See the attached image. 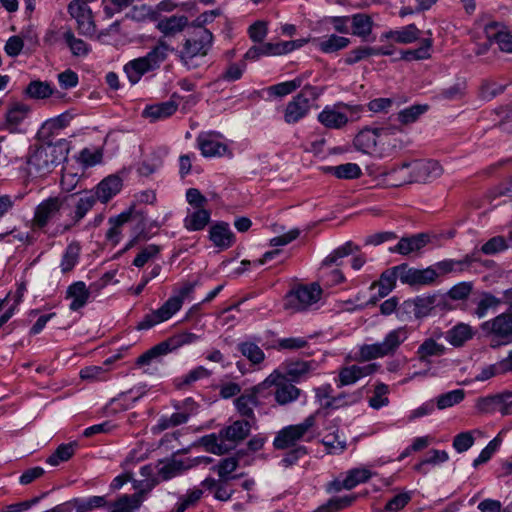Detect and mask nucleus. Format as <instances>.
<instances>
[{"mask_svg":"<svg viewBox=\"0 0 512 512\" xmlns=\"http://www.w3.org/2000/svg\"><path fill=\"white\" fill-rule=\"evenodd\" d=\"M69 143L60 139L55 143H45L35 146L28 157V173L32 177H45L56 166L67 159Z\"/></svg>","mask_w":512,"mask_h":512,"instance_id":"obj_1","label":"nucleus"},{"mask_svg":"<svg viewBox=\"0 0 512 512\" xmlns=\"http://www.w3.org/2000/svg\"><path fill=\"white\" fill-rule=\"evenodd\" d=\"M212 41V33L205 28H199L192 37L185 40L183 48L177 51L182 64L189 70L201 66L212 46Z\"/></svg>","mask_w":512,"mask_h":512,"instance_id":"obj_2","label":"nucleus"},{"mask_svg":"<svg viewBox=\"0 0 512 512\" xmlns=\"http://www.w3.org/2000/svg\"><path fill=\"white\" fill-rule=\"evenodd\" d=\"M400 173L402 182H428L439 178L443 169L435 160H417L404 162L397 168H392L387 175Z\"/></svg>","mask_w":512,"mask_h":512,"instance_id":"obj_3","label":"nucleus"},{"mask_svg":"<svg viewBox=\"0 0 512 512\" xmlns=\"http://www.w3.org/2000/svg\"><path fill=\"white\" fill-rule=\"evenodd\" d=\"M323 93V88L304 85L302 90L292 98L284 110V121L287 124H295L303 119L311 108V102L318 99Z\"/></svg>","mask_w":512,"mask_h":512,"instance_id":"obj_4","label":"nucleus"},{"mask_svg":"<svg viewBox=\"0 0 512 512\" xmlns=\"http://www.w3.org/2000/svg\"><path fill=\"white\" fill-rule=\"evenodd\" d=\"M408 338V331L405 327H399L390 331L382 342L363 345L360 348V355L365 360H372L393 355L400 345Z\"/></svg>","mask_w":512,"mask_h":512,"instance_id":"obj_5","label":"nucleus"},{"mask_svg":"<svg viewBox=\"0 0 512 512\" xmlns=\"http://www.w3.org/2000/svg\"><path fill=\"white\" fill-rule=\"evenodd\" d=\"M362 112L360 105H349L337 103L333 106H326L318 115V121L329 129H341L349 121H355Z\"/></svg>","mask_w":512,"mask_h":512,"instance_id":"obj_6","label":"nucleus"},{"mask_svg":"<svg viewBox=\"0 0 512 512\" xmlns=\"http://www.w3.org/2000/svg\"><path fill=\"white\" fill-rule=\"evenodd\" d=\"M322 290L318 284L299 285L290 290L284 298V308L292 312L307 310L317 303Z\"/></svg>","mask_w":512,"mask_h":512,"instance_id":"obj_7","label":"nucleus"},{"mask_svg":"<svg viewBox=\"0 0 512 512\" xmlns=\"http://www.w3.org/2000/svg\"><path fill=\"white\" fill-rule=\"evenodd\" d=\"M481 329L493 336L491 346L494 348L512 343V315L509 313H502L482 323Z\"/></svg>","mask_w":512,"mask_h":512,"instance_id":"obj_8","label":"nucleus"},{"mask_svg":"<svg viewBox=\"0 0 512 512\" xmlns=\"http://www.w3.org/2000/svg\"><path fill=\"white\" fill-rule=\"evenodd\" d=\"M320 413L321 410H317L314 414L309 415L302 423L283 428L274 439V447L276 449H287L294 446L296 442L302 439L308 430L315 425L316 417Z\"/></svg>","mask_w":512,"mask_h":512,"instance_id":"obj_9","label":"nucleus"},{"mask_svg":"<svg viewBox=\"0 0 512 512\" xmlns=\"http://www.w3.org/2000/svg\"><path fill=\"white\" fill-rule=\"evenodd\" d=\"M182 307L181 300L171 296L160 308L150 314L145 315L143 320L138 323L137 329H150L156 324L170 319Z\"/></svg>","mask_w":512,"mask_h":512,"instance_id":"obj_10","label":"nucleus"},{"mask_svg":"<svg viewBox=\"0 0 512 512\" xmlns=\"http://www.w3.org/2000/svg\"><path fill=\"white\" fill-rule=\"evenodd\" d=\"M396 269L399 273V280L411 286L428 285L433 283L438 277V273L433 267L415 269L409 267L407 264H401L396 266Z\"/></svg>","mask_w":512,"mask_h":512,"instance_id":"obj_11","label":"nucleus"},{"mask_svg":"<svg viewBox=\"0 0 512 512\" xmlns=\"http://www.w3.org/2000/svg\"><path fill=\"white\" fill-rule=\"evenodd\" d=\"M396 130V127L365 128L354 138V146L358 151L369 154L375 149L379 137L394 134Z\"/></svg>","mask_w":512,"mask_h":512,"instance_id":"obj_12","label":"nucleus"},{"mask_svg":"<svg viewBox=\"0 0 512 512\" xmlns=\"http://www.w3.org/2000/svg\"><path fill=\"white\" fill-rule=\"evenodd\" d=\"M67 197H50L42 201L35 209L33 224L37 228H44L51 220L56 218Z\"/></svg>","mask_w":512,"mask_h":512,"instance_id":"obj_13","label":"nucleus"},{"mask_svg":"<svg viewBox=\"0 0 512 512\" xmlns=\"http://www.w3.org/2000/svg\"><path fill=\"white\" fill-rule=\"evenodd\" d=\"M68 12L76 20L78 30L85 36H92L95 33V24L92 20L90 8L82 0H73L68 5Z\"/></svg>","mask_w":512,"mask_h":512,"instance_id":"obj_14","label":"nucleus"},{"mask_svg":"<svg viewBox=\"0 0 512 512\" xmlns=\"http://www.w3.org/2000/svg\"><path fill=\"white\" fill-rule=\"evenodd\" d=\"M269 383L276 385L275 400L280 405H286L298 399L300 396V389L294 386L292 383L285 380L284 377L271 374L262 384L264 388Z\"/></svg>","mask_w":512,"mask_h":512,"instance_id":"obj_15","label":"nucleus"},{"mask_svg":"<svg viewBox=\"0 0 512 512\" xmlns=\"http://www.w3.org/2000/svg\"><path fill=\"white\" fill-rule=\"evenodd\" d=\"M511 392H503L477 400L476 407L482 413L501 412L502 415H511Z\"/></svg>","mask_w":512,"mask_h":512,"instance_id":"obj_16","label":"nucleus"},{"mask_svg":"<svg viewBox=\"0 0 512 512\" xmlns=\"http://www.w3.org/2000/svg\"><path fill=\"white\" fill-rule=\"evenodd\" d=\"M484 33L490 43H496L500 51L512 53V32L503 24L490 22L485 25Z\"/></svg>","mask_w":512,"mask_h":512,"instance_id":"obj_17","label":"nucleus"},{"mask_svg":"<svg viewBox=\"0 0 512 512\" xmlns=\"http://www.w3.org/2000/svg\"><path fill=\"white\" fill-rule=\"evenodd\" d=\"M263 389L262 384L247 389L234 400L237 412L247 420H253L254 408L259 405L258 394Z\"/></svg>","mask_w":512,"mask_h":512,"instance_id":"obj_18","label":"nucleus"},{"mask_svg":"<svg viewBox=\"0 0 512 512\" xmlns=\"http://www.w3.org/2000/svg\"><path fill=\"white\" fill-rule=\"evenodd\" d=\"M215 133H201L197 137V145L204 157H221L228 148L217 139Z\"/></svg>","mask_w":512,"mask_h":512,"instance_id":"obj_19","label":"nucleus"},{"mask_svg":"<svg viewBox=\"0 0 512 512\" xmlns=\"http://www.w3.org/2000/svg\"><path fill=\"white\" fill-rule=\"evenodd\" d=\"M251 424L249 420H236L232 424L220 430V436L225 442L233 445V449L238 443L243 441L250 433Z\"/></svg>","mask_w":512,"mask_h":512,"instance_id":"obj_20","label":"nucleus"},{"mask_svg":"<svg viewBox=\"0 0 512 512\" xmlns=\"http://www.w3.org/2000/svg\"><path fill=\"white\" fill-rule=\"evenodd\" d=\"M430 242V236L427 233H418L409 237H402L394 248L390 251L401 255H409L420 251Z\"/></svg>","mask_w":512,"mask_h":512,"instance_id":"obj_21","label":"nucleus"},{"mask_svg":"<svg viewBox=\"0 0 512 512\" xmlns=\"http://www.w3.org/2000/svg\"><path fill=\"white\" fill-rule=\"evenodd\" d=\"M375 371L374 364L364 366L352 365L344 367L339 371L338 387L351 385L362 377L368 376Z\"/></svg>","mask_w":512,"mask_h":512,"instance_id":"obj_22","label":"nucleus"},{"mask_svg":"<svg viewBox=\"0 0 512 512\" xmlns=\"http://www.w3.org/2000/svg\"><path fill=\"white\" fill-rule=\"evenodd\" d=\"M130 220H138L139 222L144 221L143 215L138 212L134 211L132 208H130L127 211L122 212L117 217L110 218L109 222L111 224V228L107 231L106 237L108 240L112 241L114 244H117L119 242V235H120V227L130 221Z\"/></svg>","mask_w":512,"mask_h":512,"instance_id":"obj_23","label":"nucleus"},{"mask_svg":"<svg viewBox=\"0 0 512 512\" xmlns=\"http://www.w3.org/2000/svg\"><path fill=\"white\" fill-rule=\"evenodd\" d=\"M25 94L34 100H44L51 96L60 99L64 96V94L54 89L49 82L41 80L31 81L25 89Z\"/></svg>","mask_w":512,"mask_h":512,"instance_id":"obj_24","label":"nucleus"},{"mask_svg":"<svg viewBox=\"0 0 512 512\" xmlns=\"http://www.w3.org/2000/svg\"><path fill=\"white\" fill-rule=\"evenodd\" d=\"M209 239L216 247L227 249L231 247L234 242V234L227 223L220 222L211 226Z\"/></svg>","mask_w":512,"mask_h":512,"instance_id":"obj_25","label":"nucleus"},{"mask_svg":"<svg viewBox=\"0 0 512 512\" xmlns=\"http://www.w3.org/2000/svg\"><path fill=\"white\" fill-rule=\"evenodd\" d=\"M90 290L83 281H77L71 284L66 291V297L72 299L69 308L77 311L84 307L89 299Z\"/></svg>","mask_w":512,"mask_h":512,"instance_id":"obj_26","label":"nucleus"},{"mask_svg":"<svg viewBox=\"0 0 512 512\" xmlns=\"http://www.w3.org/2000/svg\"><path fill=\"white\" fill-rule=\"evenodd\" d=\"M144 495L143 490L130 495H122L114 501L110 512H136L144 501Z\"/></svg>","mask_w":512,"mask_h":512,"instance_id":"obj_27","label":"nucleus"},{"mask_svg":"<svg viewBox=\"0 0 512 512\" xmlns=\"http://www.w3.org/2000/svg\"><path fill=\"white\" fill-rule=\"evenodd\" d=\"M176 97L178 96L174 93L169 101L146 107L143 115L153 121L170 117L178 108V104L174 100Z\"/></svg>","mask_w":512,"mask_h":512,"instance_id":"obj_28","label":"nucleus"},{"mask_svg":"<svg viewBox=\"0 0 512 512\" xmlns=\"http://www.w3.org/2000/svg\"><path fill=\"white\" fill-rule=\"evenodd\" d=\"M393 52H394V50L391 46H389V47H369V46L358 47L349 52V54L345 58V62L348 65H352V64H355L369 56H379V55L390 56L393 54Z\"/></svg>","mask_w":512,"mask_h":512,"instance_id":"obj_29","label":"nucleus"},{"mask_svg":"<svg viewBox=\"0 0 512 512\" xmlns=\"http://www.w3.org/2000/svg\"><path fill=\"white\" fill-rule=\"evenodd\" d=\"M121 186V178L116 175H111L103 179L98 184L94 195L96 196V199L106 203L120 191Z\"/></svg>","mask_w":512,"mask_h":512,"instance_id":"obj_30","label":"nucleus"},{"mask_svg":"<svg viewBox=\"0 0 512 512\" xmlns=\"http://www.w3.org/2000/svg\"><path fill=\"white\" fill-rule=\"evenodd\" d=\"M421 31L416 27L415 24H409L399 30H390L381 35L383 39H393L399 44H410L420 38Z\"/></svg>","mask_w":512,"mask_h":512,"instance_id":"obj_31","label":"nucleus"},{"mask_svg":"<svg viewBox=\"0 0 512 512\" xmlns=\"http://www.w3.org/2000/svg\"><path fill=\"white\" fill-rule=\"evenodd\" d=\"M200 444L204 449L215 455H223L233 450V445L225 442L224 438L220 436V431L205 435L200 439Z\"/></svg>","mask_w":512,"mask_h":512,"instance_id":"obj_32","label":"nucleus"},{"mask_svg":"<svg viewBox=\"0 0 512 512\" xmlns=\"http://www.w3.org/2000/svg\"><path fill=\"white\" fill-rule=\"evenodd\" d=\"M210 221V212L204 208L189 211L184 219V226L189 231L203 230Z\"/></svg>","mask_w":512,"mask_h":512,"instance_id":"obj_33","label":"nucleus"},{"mask_svg":"<svg viewBox=\"0 0 512 512\" xmlns=\"http://www.w3.org/2000/svg\"><path fill=\"white\" fill-rule=\"evenodd\" d=\"M188 24V18L184 15L170 16L158 21L157 28L166 36H173L181 32Z\"/></svg>","mask_w":512,"mask_h":512,"instance_id":"obj_34","label":"nucleus"},{"mask_svg":"<svg viewBox=\"0 0 512 512\" xmlns=\"http://www.w3.org/2000/svg\"><path fill=\"white\" fill-rule=\"evenodd\" d=\"M445 346L437 343L433 338H427L417 349L419 361L430 364V357L442 356L445 353Z\"/></svg>","mask_w":512,"mask_h":512,"instance_id":"obj_35","label":"nucleus"},{"mask_svg":"<svg viewBox=\"0 0 512 512\" xmlns=\"http://www.w3.org/2000/svg\"><path fill=\"white\" fill-rule=\"evenodd\" d=\"M242 455H244V451L239 450L237 451L236 456L224 458L218 465L212 467L213 470L217 471L221 482H226L229 479H235L238 477L230 476V474L238 467V461Z\"/></svg>","mask_w":512,"mask_h":512,"instance_id":"obj_36","label":"nucleus"},{"mask_svg":"<svg viewBox=\"0 0 512 512\" xmlns=\"http://www.w3.org/2000/svg\"><path fill=\"white\" fill-rule=\"evenodd\" d=\"M200 338L199 335L189 332V331H183L177 334L172 335L165 341H162V344L167 352L170 353L172 351L177 350L178 348L189 345L194 342H196Z\"/></svg>","mask_w":512,"mask_h":512,"instance_id":"obj_37","label":"nucleus"},{"mask_svg":"<svg viewBox=\"0 0 512 512\" xmlns=\"http://www.w3.org/2000/svg\"><path fill=\"white\" fill-rule=\"evenodd\" d=\"M316 46L323 53H334L346 48L350 44V40L343 36L332 34L328 37L315 40Z\"/></svg>","mask_w":512,"mask_h":512,"instance_id":"obj_38","label":"nucleus"},{"mask_svg":"<svg viewBox=\"0 0 512 512\" xmlns=\"http://www.w3.org/2000/svg\"><path fill=\"white\" fill-rule=\"evenodd\" d=\"M170 52H174V49L170 47L166 42L159 41L158 44L150 52L147 53V55L143 56V58L149 64V66L155 70L159 68L160 64L166 60Z\"/></svg>","mask_w":512,"mask_h":512,"instance_id":"obj_39","label":"nucleus"},{"mask_svg":"<svg viewBox=\"0 0 512 512\" xmlns=\"http://www.w3.org/2000/svg\"><path fill=\"white\" fill-rule=\"evenodd\" d=\"M124 71L132 84H136L141 77L153 69L145 61L143 57L133 59L124 66Z\"/></svg>","mask_w":512,"mask_h":512,"instance_id":"obj_40","label":"nucleus"},{"mask_svg":"<svg viewBox=\"0 0 512 512\" xmlns=\"http://www.w3.org/2000/svg\"><path fill=\"white\" fill-rule=\"evenodd\" d=\"M96 200V196L92 192H87L84 196L80 197L72 216L73 223L71 225L65 226V230L70 229L72 225H76L78 222H80L85 217L87 212L92 209L96 203Z\"/></svg>","mask_w":512,"mask_h":512,"instance_id":"obj_41","label":"nucleus"},{"mask_svg":"<svg viewBox=\"0 0 512 512\" xmlns=\"http://www.w3.org/2000/svg\"><path fill=\"white\" fill-rule=\"evenodd\" d=\"M324 171L333 174L339 179H357L362 175L361 168L356 163L328 166L324 168Z\"/></svg>","mask_w":512,"mask_h":512,"instance_id":"obj_42","label":"nucleus"},{"mask_svg":"<svg viewBox=\"0 0 512 512\" xmlns=\"http://www.w3.org/2000/svg\"><path fill=\"white\" fill-rule=\"evenodd\" d=\"M188 469H190L188 459L181 460L173 458L159 468L158 475L163 480H169Z\"/></svg>","mask_w":512,"mask_h":512,"instance_id":"obj_43","label":"nucleus"},{"mask_svg":"<svg viewBox=\"0 0 512 512\" xmlns=\"http://www.w3.org/2000/svg\"><path fill=\"white\" fill-rule=\"evenodd\" d=\"M73 512H89L94 508L105 506L106 499L103 496H92L87 499L74 498L69 500Z\"/></svg>","mask_w":512,"mask_h":512,"instance_id":"obj_44","label":"nucleus"},{"mask_svg":"<svg viewBox=\"0 0 512 512\" xmlns=\"http://www.w3.org/2000/svg\"><path fill=\"white\" fill-rule=\"evenodd\" d=\"M472 329L469 325L460 323L447 332V340L455 347L462 346L472 338Z\"/></svg>","mask_w":512,"mask_h":512,"instance_id":"obj_45","label":"nucleus"},{"mask_svg":"<svg viewBox=\"0 0 512 512\" xmlns=\"http://www.w3.org/2000/svg\"><path fill=\"white\" fill-rule=\"evenodd\" d=\"M81 247L78 242H71L62 257L60 264L63 273L70 272L78 263Z\"/></svg>","mask_w":512,"mask_h":512,"instance_id":"obj_46","label":"nucleus"},{"mask_svg":"<svg viewBox=\"0 0 512 512\" xmlns=\"http://www.w3.org/2000/svg\"><path fill=\"white\" fill-rule=\"evenodd\" d=\"M77 444L75 442L61 444L46 460L51 466H57L61 462L68 461L75 453Z\"/></svg>","mask_w":512,"mask_h":512,"instance_id":"obj_47","label":"nucleus"},{"mask_svg":"<svg viewBox=\"0 0 512 512\" xmlns=\"http://www.w3.org/2000/svg\"><path fill=\"white\" fill-rule=\"evenodd\" d=\"M237 348L253 364H259L265 358L263 350L254 342H241L237 345Z\"/></svg>","mask_w":512,"mask_h":512,"instance_id":"obj_48","label":"nucleus"},{"mask_svg":"<svg viewBox=\"0 0 512 512\" xmlns=\"http://www.w3.org/2000/svg\"><path fill=\"white\" fill-rule=\"evenodd\" d=\"M191 415L190 412H176L173 413L171 416H162L155 427V430L162 432L166 429L173 428L176 426H179L181 424L186 423L189 420V417Z\"/></svg>","mask_w":512,"mask_h":512,"instance_id":"obj_49","label":"nucleus"},{"mask_svg":"<svg viewBox=\"0 0 512 512\" xmlns=\"http://www.w3.org/2000/svg\"><path fill=\"white\" fill-rule=\"evenodd\" d=\"M372 476L370 470L366 468H355L348 471L347 476L344 479V488L351 490L360 483L367 482Z\"/></svg>","mask_w":512,"mask_h":512,"instance_id":"obj_50","label":"nucleus"},{"mask_svg":"<svg viewBox=\"0 0 512 512\" xmlns=\"http://www.w3.org/2000/svg\"><path fill=\"white\" fill-rule=\"evenodd\" d=\"M18 159V151L16 149L15 141L10 139L6 140L0 137V164L7 166Z\"/></svg>","mask_w":512,"mask_h":512,"instance_id":"obj_51","label":"nucleus"},{"mask_svg":"<svg viewBox=\"0 0 512 512\" xmlns=\"http://www.w3.org/2000/svg\"><path fill=\"white\" fill-rule=\"evenodd\" d=\"M501 303L502 300L494 295L490 293H483L481 299L477 303L474 314L479 319L484 318L489 310H495Z\"/></svg>","mask_w":512,"mask_h":512,"instance_id":"obj_52","label":"nucleus"},{"mask_svg":"<svg viewBox=\"0 0 512 512\" xmlns=\"http://www.w3.org/2000/svg\"><path fill=\"white\" fill-rule=\"evenodd\" d=\"M203 491L198 488L189 490L185 495L178 498L173 512H185L188 508L194 506L202 497Z\"/></svg>","mask_w":512,"mask_h":512,"instance_id":"obj_53","label":"nucleus"},{"mask_svg":"<svg viewBox=\"0 0 512 512\" xmlns=\"http://www.w3.org/2000/svg\"><path fill=\"white\" fill-rule=\"evenodd\" d=\"M354 250H358L357 246H354L351 241L346 242L344 245L335 249L329 254L322 262L323 266H331L333 264L339 265V260L349 256Z\"/></svg>","mask_w":512,"mask_h":512,"instance_id":"obj_54","label":"nucleus"},{"mask_svg":"<svg viewBox=\"0 0 512 512\" xmlns=\"http://www.w3.org/2000/svg\"><path fill=\"white\" fill-rule=\"evenodd\" d=\"M432 47L431 38H423L421 40V46L417 49L407 50L403 52L402 59L405 60H423L430 58V49Z\"/></svg>","mask_w":512,"mask_h":512,"instance_id":"obj_55","label":"nucleus"},{"mask_svg":"<svg viewBox=\"0 0 512 512\" xmlns=\"http://www.w3.org/2000/svg\"><path fill=\"white\" fill-rule=\"evenodd\" d=\"M28 113V107L25 105H16L6 114V127L13 131L25 119Z\"/></svg>","mask_w":512,"mask_h":512,"instance_id":"obj_56","label":"nucleus"},{"mask_svg":"<svg viewBox=\"0 0 512 512\" xmlns=\"http://www.w3.org/2000/svg\"><path fill=\"white\" fill-rule=\"evenodd\" d=\"M465 397V392L462 389H456L447 393H444L437 397L436 405L437 408L442 410L448 407H452L460 403Z\"/></svg>","mask_w":512,"mask_h":512,"instance_id":"obj_57","label":"nucleus"},{"mask_svg":"<svg viewBox=\"0 0 512 512\" xmlns=\"http://www.w3.org/2000/svg\"><path fill=\"white\" fill-rule=\"evenodd\" d=\"M389 391V388L384 383H378L375 386L374 394L369 399V405L375 410H378L384 406H387L389 404V399L386 396Z\"/></svg>","mask_w":512,"mask_h":512,"instance_id":"obj_58","label":"nucleus"},{"mask_svg":"<svg viewBox=\"0 0 512 512\" xmlns=\"http://www.w3.org/2000/svg\"><path fill=\"white\" fill-rule=\"evenodd\" d=\"M437 296H418L413 301L415 307V315L422 317L428 314V312L436 305Z\"/></svg>","mask_w":512,"mask_h":512,"instance_id":"obj_59","label":"nucleus"},{"mask_svg":"<svg viewBox=\"0 0 512 512\" xmlns=\"http://www.w3.org/2000/svg\"><path fill=\"white\" fill-rule=\"evenodd\" d=\"M353 33L358 36H367L371 33L372 21L365 14H355L352 18Z\"/></svg>","mask_w":512,"mask_h":512,"instance_id":"obj_60","label":"nucleus"},{"mask_svg":"<svg viewBox=\"0 0 512 512\" xmlns=\"http://www.w3.org/2000/svg\"><path fill=\"white\" fill-rule=\"evenodd\" d=\"M161 248L158 245L150 244L144 247L133 260V265L136 267H143L150 260L156 258L160 253Z\"/></svg>","mask_w":512,"mask_h":512,"instance_id":"obj_61","label":"nucleus"},{"mask_svg":"<svg viewBox=\"0 0 512 512\" xmlns=\"http://www.w3.org/2000/svg\"><path fill=\"white\" fill-rule=\"evenodd\" d=\"M508 249V243L503 236H494L490 238L481 247V252L485 255H494Z\"/></svg>","mask_w":512,"mask_h":512,"instance_id":"obj_62","label":"nucleus"},{"mask_svg":"<svg viewBox=\"0 0 512 512\" xmlns=\"http://www.w3.org/2000/svg\"><path fill=\"white\" fill-rule=\"evenodd\" d=\"M427 105H413L398 113V120L404 124L415 122L427 110Z\"/></svg>","mask_w":512,"mask_h":512,"instance_id":"obj_63","label":"nucleus"},{"mask_svg":"<svg viewBox=\"0 0 512 512\" xmlns=\"http://www.w3.org/2000/svg\"><path fill=\"white\" fill-rule=\"evenodd\" d=\"M261 56H275L273 43L254 45L244 55L245 60H257Z\"/></svg>","mask_w":512,"mask_h":512,"instance_id":"obj_64","label":"nucleus"}]
</instances>
